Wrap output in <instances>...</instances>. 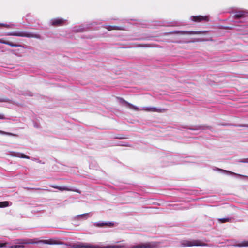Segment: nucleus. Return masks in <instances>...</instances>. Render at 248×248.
Instances as JSON below:
<instances>
[{
    "instance_id": "obj_12",
    "label": "nucleus",
    "mask_w": 248,
    "mask_h": 248,
    "mask_svg": "<svg viewBox=\"0 0 248 248\" xmlns=\"http://www.w3.org/2000/svg\"><path fill=\"white\" fill-rule=\"evenodd\" d=\"M9 206V202L7 201H4L0 202V208L6 207Z\"/></svg>"
},
{
    "instance_id": "obj_22",
    "label": "nucleus",
    "mask_w": 248,
    "mask_h": 248,
    "mask_svg": "<svg viewBox=\"0 0 248 248\" xmlns=\"http://www.w3.org/2000/svg\"><path fill=\"white\" fill-rule=\"evenodd\" d=\"M82 30H82V28H78V29H75V31H77V32L82 31Z\"/></svg>"
},
{
    "instance_id": "obj_24",
    "label": "nucleus",
    "mask_w": 248,
    "mask_h": 248,
    "mask_svg": "<svg viewBox=\"0 0 248 248\" xmlns=\"http://www.w3.org/2000/svg\"><path fill=\"white\" fill-rule=\"evenodd\" d=\"M6 243H0V247H3L5 246Z\"/></svg>"
},
{
    "instance_id": "obj_21",
    "label": "nucleus",
    "mask_w": 248,
    "mask_h": 248,
    "mask_svg": "<svg viewBox=\"0 0 248 248\" xmlns=\"http://www.w3.org/2000/svg\"><path fill=\"white\" fill-rule=\"evenodd\" d=\"M5 119H6V118H5L4 115L2 113H0V119L4 120Z\"/></svg>"
},
{
    "instance_id": "obj_20",
    "label": "nucleus",
    "mask_w": 248,
    "mask_h": 248,
    "mask_svg": "<svg viewBox=\"0 0 248 248\" xmlns=\"http://www.w3.org/2000/svg\"><path fill=\"white\" fill-rule=\"evenodd\" d=\"M239 247H242V246H248V241L245 242L243 244L239 245Z\"/></svg>"
},
{
    "instance_id": "obj_6",
    "label": "nucleus",
    "mask_w": 248,
    "mask_h": 248,
    "mask_svg": "<svg viewBox=\"0 0 248 248\" xmlns=\"http://www.w3.org/2000/svg\"><path fill=\"white\" fill-rule=\"evenodd\" d=\"M7 155H8L13 156V157H16L26 158V159L30 158L29 156L26 155L24 154L19 153V152L9 151L8 152Z\"/></svg>"
},
{
    "instance_id": "obj_19",
    "label": "nucleus",
    "mask_w": 248,
    "mask_h": 248,
    "mask_svg": "<svg viewBox=\"0 0 248 248\" xmlns=\"http://www.w3.org/2000/svg\"><path fill=\"white\" fill-rule=\"evenodd\" d=\"M228 220H229L228 218H222V219H220L219 221L222 223H224V222L228 221Z\"/></svg>"
},
{
    "instance_id": "obj_2",
    "label": "nucleus",
    "mask_w": 248,
    "mask_h": 248,
    "mask_svg": "<svg viewBox=\"0 0 248 248\" xmlns=\"http://www.w3.org/2000/svg\"><path fill=\"white\" fill-rule=\"evenodd\" d=\"M156 246L155 243H148L132 247H129L126 244H120L102 246V248H154Z\"/></svg>"
},
{
    "instance_id": "obj_5",
    "label": "nucleus",
    "mask_w": 248,
    "mask_h": 248,
    "mask_svg": "<svg viewBox=\"0 0 248 248\" xmlns=\"http://www.w3.org/2000/svg\"><path fill=\"white\" fill-rule=\"evenodd\" d=\"M181 246L183 247L205 246V244L200 240H184L181 242Z\"/></svg>"
},
{
    "instance_id": "obj_16",
    "label": "nucleus",
    "mask_w": 248,
    "mask_h": 248,
    "mask_svg": "<svg viewBox=\"0 0 248 248\" xmlns=\"http://www.w3.org/2000/svg\"><path fill=\"white\" fill-rule=\"evenodd\" d=\"M104 225H108L109 226H112L113 225V223L111 222L109 223H97L96 226H102Z\"/></svg>"
},
{
    "instance_id": "obj_1",
    "label": "nucleus",
    "mask_w": 248,
    "mask_h": 248,
    "mask_svg": "<svg viewBox=\"0 0 248 248\" xmlns=\"http://www.w3.org/2000/svg\"><path fill=\"white\" fill-rule=\"evenodd\" d=\"M16 243L19 244L43 243L48 245H64L68 247L66 248H102V246L97 245H92L87 243H75L72 245H68L59 241L57 238L40 240H38L37 238L28 240H18Z\"/></svg>"
},
{
    "instance_id": "obj_23",
    "label": "nucleus",
    "mask_w": 248,
    "mask_h": 248,
    "mask_svg": "<svg viewBox=\"0 0 248 248\" xmlns=\"http://www.w3.org/2000/svg\"><path fill=\"white\" fill-rule=\"evenodd\" d=\"M0 26H5L8 28L10 27V25H7V24H0Z\"/></svg>"
},
{
    "instance_id": "obj_9",
    "label": "nucleus",
    "mask_w": 248,
    "mask_h": 248,
    "mask_svg": "<svg viewBox=\"0 0 248 248\" xmlns=\"http://www.w3.org/2000/svg\"><path fill=\"white\" fill-rule=\"evenodd\" d=\"M51 186L54 188L58 189L61 191H76V192H78V190H73L72 189L69 188L66 186Z\"/></svg>"
},
{
    "instance_id": "obj_10",
    "label": "nucleus",
    "mask_w": 248,
    "mask_h": 248,
    "mask_svg": "<svg viewBox=\"0 0 248 248\" xmlns=\"http://www.w3.org/2000/svg\"><path fill=\"white\" fill-rule=\"evenodd\" d=\"M178 33L182 34H189V35H193V34H201L202 32L200 31H180L178 32Z\"/></svg>"
},
{
    "instance_id": "obj_13",
    "label": "nucleus",
    "mask_w": 248,
    "mask_h": 248,
    "mask_svg": "<svg viewBox=\"0 0 248 248\" xmlns=\"http://www.w3.org/2000/svg\"><path fill=\"white\" fill-rule=\"evenodd\" d=\"M214 170H217V171H220L221 172H225V173H227L230 174H234L233 172H232L231 171H228V170H222V169H219V168H216Z\"/></svg>"
},
{
    "instance_id": "obj_4",
    "label": "nucleus",
    "mask_w": 248,
    "mask_h": 248,
    "mask_svg": "<svg viewBox=\"0 0 248 248\" xmlns=\"http://www.w3.org/2000/svg\"><path fill=\"white\" fill-rule=\"evenodd\" d=\"M128 107L135 110H143L148 112H162V109L155 107H143L142 108H139L136 106H134L131 104L127 103Z\"/></svg>"
},
{
    "instance_id": "obj_14",
    "label": "nucleus",
    "mask_w": 248,
    "mask_h": 248,
    "mask_svg": "<svg viewBox=\"0 0 248 248\" xmlns=\"http://www.w3.org/2000/svg\"><path fill=\"white\" fill-rule=\"evenodd\" d=\"M88 216H89V214L86 213V214H81V215H78L76 216L75 218H76L77 219H80V218H81L84 217L87 218L88 217Z\"/></svg>"
},
{
    "instance_id": "obj_18",
    "label": "nucleus",
    "mask_w": 248,
    "mask_h": 248,
    "mask_svg": "<svg viewBox=\"0 0 248 248\" xmlns=\"http://www.w3.org/2000/svg\"><path fill=\"white\" fill-rule=\"evenodd\" d=\"M0 134H6V135H13V134L11 133H7V132H4L2 131H0Z\"/></svg>"
},
{
    "instance_id": "obj_3",
    "label": "nucleus",
    "mask_w": 248,
    "mask_h": 248,
    "mask_svg": "<svg viewBox=\"0 0 248 248\" xmlns=\"http://www.w3.org/2000/svg\"><path fill=\"white\" fill-rule=\"evenodd\" d=\"M5 35L36 38H40V37L38 34L23 31L7 32L5 34Z\"/></svg>"
},
{
    "instance_id": "obj_8",
    "label": "nucleus",
    "mask_w": 248,
    "mask_h": 248,
    "mask_svg": "<svg viewBox=\"0 0 248 248\" xmlns=\"http://www.w3.org/2000/svg\"><path fill=\"white\" fill-rule=\"evenodd\" d=\"M191 20L194 21L198 22L201 21L202 20L204 21H208L209 20V17L208 16H191Z\"/></svg>"
},
{
    "instance_id": "obj_15",
    "label": "nucleus",
    "mask_w": 248,
    "mask_h": 248,
    "mask_svg": "<svg viewBox=\"0 0 248 248\" xmlns=\"http://www.w3.org/2000/svg\"><path fill=\"white\" fill-rule=\"evenodd\" d=\"M244 15V12L239 11L236 13L235 16L238 18L242 17Z\"/></svg>"
},
{
    "instance_id": "obj_17",
    "label": "nucleus",
    "mask_w": 248,
    "mask_h": 248,
    "mask_svg": "<svg viewBox=\"0 0 248 248\" xmlns=\"http://www.w3.org/2000/svg\"><path fill=\"white\" fill-rule=\"evenodd\" d=\"M10 248H23V246L22 245H15L14 246H10Z\"/></svg>"
},
{
    "instance_id": "obj_7",
    "label": "nucleus",
    "mask_w": 248,
    "mask_h": 248,
    "mask_svg": "<svg viewBox=\"0 0 248 248\" xmlns=\"http://www.w3.org/2000/svg\"><path fill=\"white\" fill-rule=\"evenodd\" d=\"M65 20L62 18H55L50 21V23L54 26H60L62 25Z\"/></svg>"
},
{
    "instance_id": "obj_11",
    "label": "nucleus",
    "mask_w": 248,
    "mask_h": 248,
    "mask_svg": "<svg viewBox=\"0 0 248 248\" xmlns=\"http://www.w3.org/2000/svg\"><path fill=\"white\" fill-rule=\"evenodd\" d=\"M0 43L6 44V45H8L12 46H20V47H23L20 45H17V44H14V43H13L12 42H10L4 41V40L1 39H0Z\"/></svg>"
}]
</instances>
